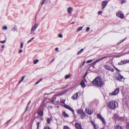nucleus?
<instances>
[{
  "mask_svg": "<svg viewBox=\"0 0 129 129\" xmlns=\"http://www.w3.org/2000/svg\"><path fill=\"white\" fill-rule=\"evenodd\" d=\"M118 75L116 77V78L117 80L119 81H122V79L123 78V77L121 75L120 73H118Z\"/></svg>",
  "mask_w": 129,
  "mask_h": 129,
  "instance_id": "7",
  "label": "nucleus"
},
{
  "mask_svg": "<svg viewBox=\"0 0 129 129\" xmlns=\"http://www.w3.org/2000/svg\"><path fill=\"white\" fill-rule=\"evenodd\" d=\"M28 108V105H27L26 107V109L25 110V111H26L27 110Z\"/></svg>",
  "mask_w": 129,
  "mask_h": 129,
  "instance_id": "53",
  "label": "nucleus"
},
{
  "mask_svg": "<svg viewBox=\"0 0 129 129\" xmlns=\"http://www.w3.org/2000/svg\"><path fill=\"white\" fill-rule=\"evenodd\" d=\"M126 1L125 0H122L121 1V4H123L125 3H126Z\"/></svg>",
  "mask_w": 129,
  "mask_h": 129,
  "instance_id": "44",
  "label": "nucleus"
},
{
  "mask_svg": "<svg viewBox=\"0 0 129 129\" xmlns=\"http://www.w3.org/2000/svg\"><path fill=\"white\" fill-rule=\"evenodd\" d=\"M128 62H129V60H127L124 61L121 60L120 62L118 63V64L119 65H121Z\"/></svg>",
  "mask_w": 129,
  "mask_h": 129,
  "instance_id": "14",
  "label": "nucleus"
},
{
  "mask_svg": "<svg viewBox=\"0 0 129 129\" xmlns=\"http://www.w3.org/2000/svg\"><path fill=\"white\" fill-rule=\"evenodd\" d=\"M4 47V45H3V46H2V48H3Z\"/></svg>",
  "mask_w": 129,
  "mask_h": 129,
  "instance_id": "63",
  "label": "nucleus"
},
{
  "mask_svg": "<svg viewBox=\"0 0 129 129\" xmlns=\"http://www.w3.org/2000/svg\"><path fill=\"white\" fill-rule=\"evenodd\" d=\"M40 124V122H38L37 123V129H39Z\"/></svg>",
  "mask_w": 129,
  "mask_h": 129,
  "instance_id": "36",
  "label": "nucleus"
},
{
  "mask_svg": "<svg viewBox=\"0 0 129 129\" xmlns=\"http://www.w3.org/2000/svg\"><path fill=\"white\" fill-rule=\"evenodd\" d=\"M125 39H122L121 40V41H120V42L121 43H122V42H123L125 40Z\"/></svg>",
  "mask_w": 129,
  "mask_h": 129,
  "instance_id": "55",
  "label": "nucleus"
},
{
  "mask_svg": "<svg viewBox=\"0 0 129 129\" xmlns=\"http://www.w3.org/2000/svg\"><path fill=\"white\" fill-rule=\"evenodd\" d=\"M5 41H5V40L3 41H1V43L3 44V43H5Z\"/></svg>",
  "mask_w": 129,
  "mask_h": 129,
  "instance_id": "51",
  "label": "nucleus"
},
{
  "mask_svg": "<svg viewBox=\"0 0 129 129\" xmlns=\"http://www.w3.org/2000/svg\"><path fill=\"white\" fill-rule=\"evenodd\" d=\"M108 2L107 1H104L102 3V9L103 10L107 5Z\"/></svg>",
  "mask_w": 129,
  "mask_h": 129,
  "instance_id": "10",
  "label": "nucleus"
},
{
  "mask_svg": "<svg viewBox=\"0 0 129 129\" xmlns=\"http://www.w3.org/2000/svg\"><path fill=\"white\" fill-rule=\"evenodd\" d=\"M77 113L79 114H81L84 112L83 110L81 109H79L77 110Z\"/></svg>",
  "mask_w": 129,
  "mask_h": 129,
  "instance_id": "17",
  "label": "nucleus"
},
{
  "mask_svg": "<svg viewBox=\"0 0 129 129\" xmlns=\"http://www.w3.org/2000/svg\"><path fill=\"white\" fill-rule=\"evenodd\" d=\"M102 13V11H99L98 12V14H101Z\"/></svg>",
  "mask_w": 129,
  "mask_h": 129,
  "instance_id": "52",
  "label": "nucleus"
},
{
  "mask_svg": "<svg viewBox=\"0 0 129 129\" xmlns=\"http://www.w3.org/2000/svg\"><path fill=\"white\" fill-rule=\"evenodd\" d=\"M114 68H115V70H116L118 72H120V70L118 69L117 68H116L115 66H113Z\"/></svg>",
  "mask_w": 129,
  "mask_h": 129,
  "instance_id": "39",
  "label": "nucleus"
},
{
  "mask_svg": "<svg viewBox=\"0 0 129 129\" xmlns=\"http://www.w3.org/2000/svg\"><path fill=\"white\" fill-rule=\"evenodd\" d=\"M90 122L93 125L94 128V129L96 128V125L95 124V123L92 120H91Z\"/></svg>",
  "mask_w": 129,
  "mask_h": 129,
  "instance_id": "24",
  "label": "nucleus"
},
{
  "mask_svg": "<svg viewBox=\"0 0 129 129\" xmlns=\"http://www.w3.org/2000/svg\"><path fill=\"white\" fill-rule=\"evenodd\" d=\"M115 129H123V127L121 125H118L116 126Z\"/></svg>",
  "mask_w": 129,
  "mask_h": 129,
  "instance_id": "20",
  "label": "nucleus"
},
{
  "mask_svg": "<svg viewBox=\"0 0 129 129\" xmlns=\"http://www.w3.org/2000/svg\"><path fill=\"white\" fill-rule=\"evenodd\" d=\"M34 38V37H33L31 38L30 40H29L28 42L27 43H28L30 42Z\"/></svg>",
  "mask_w": 129,
  "mask_h": 129,
  "instance_id": "43",
  "label": "nucleus"
},
{
  "mask_svg": "<svg viewBox=\"0 0 129 129\" xmlns=\"http://www.w3.org/2000/svg\"><path fill=\"white\" fill-rule=\"evenodd\" d=\"M126 129H129V122H127L125 125Z\"/></svg>",
  "mask_w": 129,
  "mask_h": 129,
  "instance_id": "28",
  "label": "nucleus"
},
{
  "mask_svg": "<svg viewBox=\"0 0 129 129\" xmlns=\"http://www.w3.org/2000/svg\"><path fill=\"white\" fill-rule=\"evenodd\" d=\"M90 28L89 27H87L86 29V31L87 32H88Z\"/></svg>",
  "mask_w": 129,
  "mask_h": 129,
  "instance_id": "46",
  "label": "nucleus"
},
{
  "mask_svg": "<svg viewBox=\"0 0 129 129\" xmlns=\"http://www.w3.org/2000/svg\"><path fill=\"white\" fill-rule=\"evenodd\" d=\"M121 43L120 41H119L118 43L117 44V45H118V44H119Z\"/></svg>",
  "mask_w": 129,
  "mask_h": 129,
  "instance_id": "60",
  "label": "nucleus"
},
{
  "mask_svg": "<svg viewBox=\"0 0 129 129\" xmlns=\"http://www.w3.org/2000/svg\"><path fill=\"white\" fill-rule=\"evenodd\" d=\"M103 67L109 71H110L111 72H113L114 71V70L110 66L108 65H104Z\"/></svg>",
  "mask_w": 129,
  "mask_h": 129,
  "instance_id": "4",
  "label": "nucleus"
},
{
  "mask_svg": "<svg viewBox=\"0 0 129 129\" xmlns=\"http://www.w3.org/2000/svg\"><path fill=\"white\" fill-rule=\"evenodd\" d=\"M86 114L85 112H83L81 114V118L82 119H83L85 117Z\"/></svg>",
  "mask_w": 129,
  "mask_h": 129,
  "instance_id": "23",
  "label": "nucleus"
},
{
  "mask_svg": "<svg viewBox=\"0 0 129 129\" xmlns=\"http://www.w3.org/2000/svg\"><path fill=\"white\" fill-rule=\"evenodd\" d=\"M22 52V50H19V53H20L21 52Z\"/></svg>",
  "mask_w": 129,
  "mask_h": 129,
  "instance_id": "54",
  "label": "nucleus"
},
{
  "mask_svg": "<svg viewBox=\"0 0 129 129\" xmlns=\"http://www.w3.org/2000/svg\"><path fill=\"white\" fill-rule=\"evenodd\" d=\"M52 120V119L51 117L50 118H47V123L50 124V123L51 121Z\"/></svg>",
  "mask_w": 129,
  "mask_h": 129,
  "instance_id": "19",
  "label": "nucleus"
},
{
  "mask_svg": "<svg viewBox=\"0 0 129 129\" xmlns=\"http://www.w3.org/2000/svg\"><path fill=\"white\" fill-rule=\"evenodd\" d=\"M30 102H31V101H30L29 102H28V105H27L28 106V104H30Z\"/></svg>",
  "mask_w": 129,
  "mask_h": 129,
  "instance_id": "61",
  "label": "nucleus"
},
{
  "mask_svg": "<svg viewBox=\"0 0 129 129\" xmlns=\"http://www.w3.org/2000/svg\"><path fill=\"white\" fill-rule=\"evenodd\" d=\"M85 61H84L82 63V66H84V64H85Z\"/></svg>",
  "mask_w": 129,
  "mask_h": 129,
  "instance_id": "58",
  "label": "nucleus"
},
{
  "mask_svg": "<svg viewBox=\"0 0 129 129\" xmlns=\"http://www.w3.org/2000/svg\"><path fill=\"white\" fill-rule=\"evenodd\" d=\"M41 119H42V120H43V118H41Z\"/></svg>",
  "mask_w": 129,
  "mask_h": 129,
  "instance_id": "64",
  "label": "nucleus"
},
{
  "mask_svg": "<svg viewBox=\"0 0 129 129\" xmlns=\"http://www.w3.org/2000/svg\"><path fill=\"white\" fill-rule=\"evenodd\" d=\"M46 0H43V1H42V3H41V4L42 5H43L44 4V3L46 1Z\"/></svg>",
  "mask_w": 129,
  "mask_h": 129,
  "instance_id": "49",
  "label": "nucleus"
},
{
  "mask_svg": "<svg viewBox=\"0 0 129 129\" xmlns=\"http://www.w3.org/2000/svg\"><path fill=\"white\" fill-rule=\"evenodd\" d=\"M25 76H23L21 78V80H20L19 83H18V84H19L20 83L24 80V78Z\"/></svg>",
  "mask_w": 129,
  "mask_h": 129,
  "instance_id": "32",
  "label": "nucleus"
},
{
  "mask_svg": "<svg viewBox=\"0 0 129 129\" xmlns=\"http://www.w3.org/2000/svg\"><path fill=\"white\" fill-rule=\"evenodd\" d=\"M124 15L122 13H121L120 14L119 17L121 19H122L124 18Z\"/></svg>",
  "mask_w": 129,
  "mask_h": 129,
  "instance_id": "29",
  "label": "nucleus"
},
{
  "mask_svg": "<svg viewBox=\"0 0 129 129\" xmlns=\"http://www.w3.org/2000/svg\"><path fill=\"white\" fill-rule=\"evenodd\" d=\"M38 26V24H35L34 26L31 29L30 33L31 34H34V31L36 30Z\"/></svg>",
  "mask_w": 129,
  "mask_h": 129,
  "instance_id": "6",
  "label": "nucleus"
},
{
  "mask_svg": "<svg viewBox=\"0 0 129 129\" xmlns=\"http://www.w3.org/2000/svg\"><path fill=\"white\" fill-rule=\"evenodd\" d=\"M107 57V56H105V57H103L102 58H100V60H101L103 59H104V58H106L107 57Z\"/></svg>",
  "mask_w": 129,
  "mask_h": 129,
  "instance_id": "50",
  "label": "nucleus"
},
{
  "mask_svg": "<svg viewBox=\"0 0 129 129\" xmlns=\"http://www.w3.org/2000/svg\"><path fill=\"white\" fill-rule=\"evenodd\" d=\"M79 93V92H78L74 94L72 97V99L73 100H77L78 98Z\"/></svg>",
  "mask_w": 129,
  "mask_h": 129,
  "instance_id": "13",
  "label": "nucleus"
},
{
  "mask_svg": "<svg viewBox=\"0 0 129 129\" xmlns=\"http://www.w3.org/2000/svg\"><path fill=\"white\" fill-rule=\"evenodd\" d=\"M58 36L60 38H62V35L61 34H59L58 35Z\"/></svg>",
  "mask_w": 129,
  "mask_h": 129,
  "instance_id": "47",
  "label": "nucleus"
},
{
  "mask_svg": "<svg viewBox=\"0 0 129 129\" xmlns=\"http://www.w3.org/2000/svg\"><path fill=\"white\" fill-rule=\"evenodd\" d=\"M23 43H21L20 45V48H22L23 47Z\"/></svg>",
  "mask_w": 129,
  "mask_h": 129,
  "instance_id": "48",
  "label": "nucleus"
},
{
  "mask_svg": "<svg viewBox=\"0 0 129 129\" xmlns=\"http://www.w3.org/2000/svg\"><path fill=\"white\" fill-rule=\"evenodd\" d=\"M44 109L43 108L42 109H41L38 112V116L41 117L43 115V111Z\"/></svg>",
  "mask_w": 129,
  "mask_h": 129,
  "instance_id": "9",
  "label": "nucleus"
},
{
  "mask_svg": "<svg viewBox=\"0 0 129 129\" xmlns=\"http://www.w3.org/2000/svg\"><path fill=\"white\" fill-rule=\"evenodd\" d=\"M39 60L38 59H36L34 61V64H36L37 62H39Z\"/></svg>",
  "mask_w": 129,
  "mask_h": 129,
  "instance_id": "37",
  "label": "nucleus"
},
{
  "mask_svg": "<svg viewBox=\"0 0 129 129\" xmlns=\"http://www.w3.org/2000/svg\"><path fill=\"white\" fill-rule=\"evenodd\" d=\"M44 129H51L49 126H45Z\"/></svg>",
  "mask_w": 129,
  "mask_h": 129,
  "instance_id": "35",
  "label": "nucleus"
},
{
  "mask_svg": "<svg viewBox=\"0 0 129 129\" xmlns=\"http://www.w3.org/2000/svg\"><path fill=\"white\" fill-rule=\"evenodd\" d=\"M71 76V75H66L65 77V78L66 79H68L70 78Z\"/></svg>",
  "mask_w": 129,
  "mask_h": 129,
  "instance_id": "30",
  "label": "nucleus"
},
{
  "mask_svg": "<svg viewBox=\"0 0 129 129\" xmlns=\"http://www.w3.org/2000/svg\"><path fill=\"white\" fill-rule=\"evenodd\" d=\"M55 50L56 51H57L58 50V48H55Z\"/></svg>",
  "mask_w": 129,
  "mask_h": 129,
  "instance_id": "56",
  "label": "nucleus"
},
{
  "mask_svg": "<svg viewBox=\"0 0 129 129\" xmlns=\"http://www.w3.org/2000/svg\"><path fill=\"white\" fill-rule=\"evenodd\" d=\"M87 74V72H86L84 76V78H85V76H86V75Z\"/></svg>",
  "mask_w": 129,
  "mask_h": 129,
  "instance_id": "59",
  "label": "nucleus"
},
{
  "mask_svg": "<svg viewBox=\"0 0 129 129\" xmlns=\"http://www.w3.org/2000/svg\"><path fill=\"white\" fill-rule=\"evenodd\" d=\"M65 100H62L61 101V103L62 104H64L65 103Z\"/></svg>",
  "mask_w": 129,
  "mask_h": 129,
  "instance_id": "41",
  "label": "nucleus"
},
{
  "mask_svg": "<svg viewBox=\"0 0 129 129\" xmlns=\"http://www.w3.org/2000/svg\"><path fill=\"white\" fill-rule=\"evenodd\" d=\"M108 107L111 110H114L118 106L117 103L114 101H111L107 104Z\"/></svg>",
  "mask_w": 129,
  "mask_h": 129,
  "instance_id": "2",
  "label": "nucleus"
},
{
  "mask_svg": "<svg viewBox=\"0 0 129 129\" xmlns=\"http://www.w3.org/2000/svg\"><path fill=\"white\" fill-rule=\"evenodd\" d=\"M65 93V91H63L60 93H58L57 94H56L55 95H59L61 96L62 95L64 94Z\"/></svg>",
  "mask_w": 129,
  "mask_h": 129,
  "instance_id": "22",
  "label": "nucleus"
},
{
  "mask_svg": "<svg viewBox=\"0 0 129 129\" xmlns=\"http://www.w3.org/2000/svg\"><path fill=\"white\" fill-rule=\"evenodd\" d=\"M63 129H70V128L68 126L64 125L63 127Z\"/></svg>",
  "mask_w": 129,
  "mask_h": 129,
  "instance_id": "34",
  "label": "nucleus"
},
{
  "mask_svg": "<svg viewBox=\"0 0 129 129\" xmlns=\"http://www.w3.org/2000/svg\"><path fill=\"white\" fill-rule=\"evenodd\" d=\"M84 50V49L83 48L81 49L77 53L78 55L80 54Z\"/></svg>",
  "mask_w": 129,
  "mask_h": 129,
  "instance_id": "25",
  "label": "nucleus"
},
{
  "mask_svg": "<svg viewBox=\"0 0 129 129\" xmlns=\"http://www.w3.org/2000/svg\"><path fill=\"white\" fill-rule=\"evenodd\" d=\"M73 10V9L71 7H69L68 9V12L69 14H71V12Z\"/></svg>",
  "mask_w": 129,
  "mask_h": 129,
  "instance_id": "21",
  "label": "nucleus"
},
{
  "mask_svg": "<svg viewBox=\"0 0 129 129\" xmlns=\"http://www.w3.org/2000/svg\"><path fill=\"white\" fill-rule=\"evenodd\" d=\"M92 61V60H88L87 61V63H89L91 62Z\"/></svg>",
  "mask_w": 129,
  "mask_h": 129,
  "instance_id": "45",
  "label": "nucleus"
},
{
  "mask_svg": "<svg viewBox=\"0 0 129 129\" xmlns=\"http://www.w3.org/2000/svg\"><path fill=\"white\" fill-rule=\"evenodd\" d=\"M114 117L115 118L117 119H119V118L118 115L116 114H115L114 115Z\"/></svg>",
  "mask_w": 129,
  "mask_h": 129,
  "instance_id": "33",
  "label": "nucleus"
},
{
  "mask_svg": "<svg viewBox=\"0 0 129 129\" xmlns=\"http://www.w3.org/2000/svg\"><path fill=\"white\" fill-rule=\"evenodd\" d=\"M121 12V11H118L116 13V15L117 16H118L119 15Z\"/></svg>",
  "mask_w": 129,
  "mask_h": 129,
  "instance_id": "38",
  "label": "nucleus"
},
{
  "mask_svg": "<svg viewBox=\"0 0 129 129\" xmlns=\"http://www.w3.org/2000/svg\"><path fill=\"white\" fill-rule=\"evenodd\" d=\"M58 101H57L56 100V98H54L53 100H52L51 102V103L52 102H57Z\"/></svg>",
  "mask_w": 129,
  "mask_h": 129,
  "instance_id": "26",
  "label": "nucleus"
},
{
  "mask_svg": "<svg viewBox=\"0 0 129 129\" xmlns=\"http://www.w3.org/2000/svg\"><path fill=\"white\" fill-rule=\"evenodd\" d=\"M7 27L6 26H4L3 28V29L4 30H6L7 29Z\"/></svg>",
  "mask_w": 129,
  "mask_h": 129,
  "instance_id": "40",
  "label": "nucleus"
},
{
  "mask_svg": "<svg viewBox=\"0 0 129 129\" xmlns=\"http://www.w3.org/2000/svg\"><path fill=\"white\" fill-rule=\"evenodd\" d=\"M80 84L83 88H84L86 87V85L83 80H82L81 81Z\"/></svg>",
  "mask_w": 129,
  "mask_h": 129,
  "instance_id": "16",
  "label": "nucleus"
},
{
  "mask_svg": "<svg viewBox=\"0 0 129 129\" xmlns=\"http://www.w3.org/2000/svg\"><path fill=\"white\" fill-rule=\"evenodd\" d=\"M91 83L94 86L100 87H102L105 84L102 79L99 77H96Z\"/></svg>",
  "mask_w": 129,
  "mask_h": 129,
  "instance_id": "1",
  "label": "nucleus"
},
{
  "mask_svg": "<svg viewBox=\"0 0 129 129\" xmlns=\"http://www.w3.org/2000/svg\"><path fill=\"white\" fill-rule=\"evenodd\" d=\"M119 89L118 88H116L115 90L112 93H110L109 94V95L110 96L111 95H116L119 92Z\"/></svg>",
  "mask_w": 129,
  "mask_h": 129,
  "instance_id": "5",
  "label": "nucleus"
},
{
  "mask_svg": "<svg viewBox=\"0 0 129 129\" xmlns=\"http://www.w3.org/2000/svg\"><path fill=\"white\" fill-rule=\"evenodd\" d=\"M85 111L87 114L89 115H91L93 112V111L89 109L86 108Z\"/></svg>",
  "mask_w": 129,
  "mask_h": 129,
  "instance_id": "12",
  "label": "nucleus"
},
{
  "mask_svg": "<svg viewBox=\"0 0 129 129\" xmlns=\"http://www.w3.org/2000/svg\"><path fill=\"white\" fill-rule=\"evenodd\" d=\"M42 78H41L37 82L35 83V84H38L40 81H41L42 80Z\"/></svg>",
  "mask_w": 129,
  "mask_h": 129,
  "instance_id": "31",
  "label": "nucleus"
},
{
  "mask_svg": "<svg viewBox=\"0 0 129 129\" xmlns=\"http://www.w3.org/2000/svg\"><path fill=\"white\" fill-rule=\"evenodd\" d=\"M97 118L100 119L102 121L104 125L106 124V121L105 120L104 118L102 117L100 114H98L97 115Z\"/></svg>",
  "mask_w": 129,
  "mask_h": 129,
  "instance_id": "3",
  "label": "nucleus"
},
{
  "mask_svg": "<svg viewBox=\"0 0 129 129\" xmlns=\"http://www.w3.org/2000/svg\"><path fill=\"white\" fill-rule=\"evenodd\" d=\"M100 60H100V59H97L94 62V63H95L99 61Z\"/></svg>",
  "mask_w": 129,
  "mask_h": 129,
  "instance_id": "42",
  "label": "nucleus"
},
{
  "mask_svg": "<svg viewBox=\"0 0 129 129\" xmlns=\"http://www.w3.org/2000/svg\"><path fill=\"white\" fill-rule=\"evenodd\" d=\"M83 28V26L80 27H79L77 29V31L78 32L82 30Z\"/></svg>",
  "mask_w": 129,
  "mask_h": 129,
  "instance_id": "27",
  "label": "nucleus"
},
{
  "mask_svg": "<svg viewBox=\"0 0 129 129\" xmlns=\"http://www.w3.org/2000/svg\"><path fill=\"white\" fill-rule=\"evenodd\" d=\"M64 107L65 108L71 111H72L73 114L74 113V110L72 108L69 106L65 104L64 106Z\"/></svg>",
  "mask_w": 129,
  "mask_h": 129,
  "instance_id": "8",
  "label": "nucleus"
},
{
  "mask_svg": "<svg viewBox=\"0 0 129 129\" xmlns=\"http://www.w3.org/2000/svg\"><path fill=\"white\" fill-rule=\"evenodd\" d=\"M75 125L77 129H83L81 123L78 122H76Z\"/></svg>",
  "mask_w": 129,
  "mask_h": 129,
  "instance_id": "11",
  "label": "nucleus"
},
{
  "mask_svg": "<svg viewBox=\"0 0 129 129\" xmlns=\"http://www.w3.org/2000/svg\"><path fill=\"white\" fill-rule=\"evenodd\" d=\"M125 119L126 117H119V120L121 121H124L125 120Z\"/></svg>",
  "mask_w": 129,
  "mask_h": 129,
  "instance_id": "18",
  "label": "nucleus"
},
{
  "mask_svg": "<svg viewBox=\"0 0 129 129\" xmlns=\"http://www.w3.org/2000/svg\"><path fill=\"white\" fill-rule=\"evenodd\" d=\"M74 23V22H72V23H71V24H73Z\"/></svg>",
  "mask_w": 129,
  "mask_h": 129,
  "instance_id": "62",
  "label": "nucleus"
},
{
  "mask_svg": "<svg viewBox=\"0 0 129 129\" xmlns=\"http://www.w3.org/2000/svg\"><path fill=\"white\" fill-rule=\"evenodd\" d=\"M62 115L65 117H69V116L68 114H67L65 111H63L62 112Z\"/></svg>",
  "mask_w": 129,
  "mask_h": 129,
  "instance_id": "15",
  "label": "nucleus"
},
{
  "mask_svg": "<svg viewBox=\"0 0 129 129\" xmlns=\"http://www.w3.org/2000/svg\"><path fill=\"white\" fill-rule=\"evenodd\" d=\"M55 59V58H54L50 62V63H51L52 62H53L54 60Z\"/></svg>",
  "mask_w": 129,
  "mask_h": 129,
  "instance_id": "57",
  "label": "nucleus"
}]
</instances>
